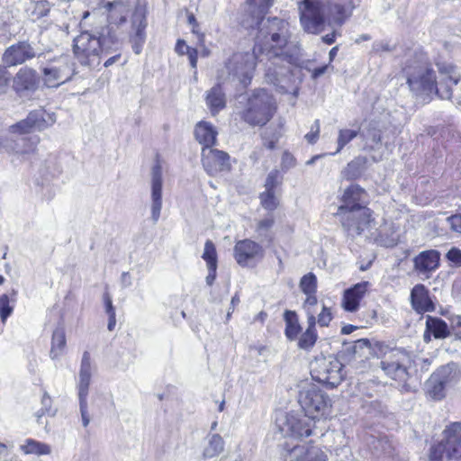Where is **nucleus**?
Returning <instances> with one entry per match:
<instances>
[{
	"label": "nucleus",
	"instance_id": "f257e3e1",
	"mask_svg": "<svg viewBox=\"0 0 461 461\" xmlns=\"http://www.w3.org/2000/svg\"><path fill=\"white\" fill-rule=\"evenodd\" d=\"M249 14H245L240 23L246 29L258 27L254 50L267 58L266 78L281 93L297 96L301 80L295 76L300 72L293 68L294 56L289 53L293 44V33L287 21L273 17L264 19L273 0H249Z\"/></svg>",
	"mask_w": 461,
	"mask_h": 461
},
{
	"label": "nucleus",
	"instance_id": "f03ea898",
	"mask_svg": "<svg viewBox=\"0 0 461 461\" xmlns=\"http://www.w3.org/2000/svg\"><path fill=\"white\" fill-rule=\"evenodd\" d=\"M440 81L437 82L434 71L429 68L423 54L417 55L414 59L408 60L403 72L411 90L416 95H429L436 92L441 98L449 99L452 96V86L461 79V74L452 64H438Z\"/></svg>",
	"mask_w": 461,
	"mask_h": 461
},
{
	"label": "nucleus",
	"instance_id": "7ed1b4c3",
	"mask_svg": "<svg viewBox=\"0 0 461 461\" xmlns=\"http://www.w3.org/2000/svg\"><path fill=\"white\" fill-rule=\"evenodd\" d=\"M118 45V35L111 27H103L96 33L82 32L73 41V53L82 66L99 64L104 54Z\"/></svg>",
	"mask_w": 461,
	"mask_h": 461
},
{
	"label": "nucleus",
	"instance_id": "20e7f679",
	"mask_svg": "<svg viewBox=\"0 0 461 461\" xmlns=\"http://www.w3.org/2000/svg\"><path fill=\"white\" fill-rule=\"evenodd\" d=\"M256 60L263 62L264 59L257 52H237L230 56L224 63L223 68L218 70L217 77L220 81L238 80L247 86L252 77L256 67Z\"/></svg>",
	"mask_w": 461,
	"mask_h": 461
},
{
	"label": "nucleus",
	"instance_id": "39448f33",
	"mask_svg": "<svg viewBox=\"0 0 461 461\" xmlns=\"http://www.w3.org/2000/svg\"><path fill=\"white\" fill-rule=\"evenodd\" d=\"M275 111L273 96L265 89H258L248 97L240 116L251 126H264L271 120Z\"/></svg>",
	"mask_w": 461,
	"mask_h": 461
},
{
	"label": "nucleus",
	"instance_id": "423d86ee",
	"mask_svg": "<svg viewBox=\"0 0 461 461\" xmlns=\"http://www.w3.org/2000/svg\"><path fill=\"white\" fill-rule=\"evenodd\" d=\"M410 356L407 352L398 348L390 349L384 353L380 362L381 368L387 376L399 383L402 390L410 392L411 387L407 384L409 379L408 365Z\"/></svg>",
	"mask_w": 461,
	"mask_h": 461
},
{
	"label": "nucleus",
	"instance_id": "0eeeda50",
	"mask_svg": "<svg viewBox=\"0 0 461 461\" xmlns=\"http://www.w3.org/2000/svg\"><path fill=\"white\" fill-rule=\"evenodd\" d=\"M298 402L305 416L312 420L325 417L330 412V399L323 391L313 384L300 391Z\"/></svg>",
	"mask_w": 461,
	"mask_h": 461
},
{
	"label": "nucleus",
	"instance_id": "6e6552de",
	"mask_svg": "<svg viewBox=\"0 0 461 461\" xmlns=\"http://www.w3.org/2000/svg\"><path fill=\"white\" fill-rule=\"evenodd\" d=\"M444 438L429 450V461H442L445 455L448 460H456L461 454V423L455 422L444 432Z\"/></svg>",
	"mask_w": 461,
	"mask_h": 461
},
{
	"label": "nucleus",
	"instance_id": "1a4fd4ad",
	"mask_svg": "<svg viewBox=\"0 0 461 461\" xmlns=\"http://www.w3.org/2000/svg\"><path fill=\"white\" fill-rule=\"evenodd\" d=\"M313 380L330 388L338 386L344 379L343 365L335 357H319L311 365Z\"/></svg>",
	"mask_w": 461,
	"mask_h": 461
},
{
	"label": "nucleus",
	"instance_id": "9d476101",
	"mask_svg": "<svg viewBox=\"0 0 461 461\" xmlns=\"http://www.w3.org/2000/svg\"><path fill=\"white\" fill-rule=\"evenodd\" d=\"M343 230L351 238L360 236L375 224L369 208H357L351 211L338 212Z\"/></svg>",
	"mask_w": 461,
	"mask_h": 461
},
{
	"label": "nucleus",
	"instance_id": "9b49d317",
	"mask_svg": "<svg viewBox=\"0 0 461 461\" xmlns=\"http://www.w3.org/2000/svg\"><path fill=\"white\" fill-rule=\"evenodd\" d=\"M300 22L308 33L317 34L324 26V9L321 0H303L298 3Z\"/></svg>",
	"mask_w": 461,
	"mask_h": 461
},
{
	"label": "nucleus",
	"instance_id": "f8f14e48",
	"mask_svg": "<svg viewBox=\"0 0 461 461\" xmlns=\"http://www.w3.org/2000/svg\"><path fill=\"white\" fill-rule=\"evenodd\" d=\"M276 426L284 437L301 438L312 434V422L307 416L297 413L282 414L276 419Z\"/></svg>",
	"mask_w": 461,
	"mask_h": 461
},
{
	"label": "nucleus",
	"instance_id": "ddd939ff",
	"mask_svg": "<svg viewBox=\"0 0 461 461\" xmlns=\"http://www.w3.org/2000/svg\"><path fill=\"white\" fill-rule=\"evenodd\" d=\"M280 456L285 461H327V456L317 447L288 442L281 446Z\"/></svg>",
	"mask_w": 461,
	"mask_h": 461
},
{
	"label": "nucleus",
	"instance_id": "4468645a",
	"mask_svg": "<svg viewBox=\"0 0 461 461\" xmlns=\"http://www.w3.org/2000/svg\"><path fill=\"white\" fill-rule=\"evenodd\" d=\"M43 80L48 87H58L68 81L73 76V68L68 57L49 63L43 68Z\"/></svg>",
	"mask_w": 461,
	"mask_h": 461
},
{
	"label": "nucleus",
	"instance_id": "2eb2a0df",
	"mask_svg": "<svg viewBox=\"0 0 461 461\" xmlns=\"http://www.w3.org/2000/svg\"><path fill=\"white\" fill-rule=\"evenodd\" d=\"M202 164L204 170L210 176H215L222 171H229L231 167L229 154L212 147L202 148Z\"/></svg>",
	"mask_w": 461,
	"mask_h": 461
},
{
	"label": "nucleus",
	"instance_id": "dca6fc26",
	"mask_svg": "<svg viewBox=\"0 0 461 461\" xmlns=\"http://www.w3.org/2000/svg\"><path fill=\"white\" fill-rule=\"evenodd\" d=\"M264 254L263 247L249 239L239 240L233 249L234 258L241 267H247L252 261L263 258Z\"/></svg>",
	"mask_w": 461,
	"mask_h": 461
},
{
	"label": "nucleus",
	"instance_id": "f3484780",
	"mask_svg": "<svg viewBox=\"0 0 461 461\" xmlns=\"http://www.w3.org/2000/svg\"><path fill=\"white\" fill-rule=\"evenodd\" d=\"M162 167L158 161L151 169L150 212L151 220L156 224L162 209Z\"/></svg>",
	"mask_w": 461,
	"mask_h": 461
},
{
	"label": "nucleus",
	"instance_id": "a211bd4d",
	"mask_svg": "<svg viewBox=\"0 0 461 461\" xmlns=\"http://www.w3.org/2000/svg\"><path fill=\"white\" fill-rule=\"evenodd\" d=\"M36 56L33 47L27 41H19L8 47L3 56L2 61L5 68L23 64Z\"/></svg>",
	"mask_w": 461,
	"mask_h": 461
},
{
	"label": "nucleus",
	"instance_id": "6ab92c4d",
	"mask_svg": "<svg viewBox=\"0 0 461 461\" xmlns=\"http://www.w3.org/2000/svg\"><path fill=\"white\" fill-rule=\"evenodd\" d=\"M39 84V78L34 69L24 67L19 69L13 80V88L19 94L34 92Z\"/></svg>",
	"mask_w": 461,
	"mask_h": 461
},
{
	"label": "nucleus",
	"instance_id": "aec40b11",
	"mask_svg": "<svg viewBox=\"0 0 461 461\" xmlns=\"http://www.w3.org/2000/svg\"><path fill=\"white\" fill-rule=\"evenodd\" d=\"M411 304L419 314L431 312L435 310V304L429 296V291L422 284L413 286L411 291Z\"/></svg>",
	"mask_w": 461,
	"mask_h": 461
},
{
	"label": "nucleus",
	"instance_id": "412c9836",
	"mask_svg": "<svg viewBox=\"0 0 461 461\" xmlns=\"http://www.w3.org/2000/svg\"><path fill=\"white\" fill-rule=\"evenodd\" d=\"M366 192L357 185H349L343 193L341 204L338 212L355 210L357 208H367L364 205Z\"/></svg>",
	"mask_w": 461,
	"mask_h": 461
},
{
	"label": "nucleus",
	"instance_id": "4be33fe9",
	"mask_svg": "<svg viewBox=\"0 0 461 461\" xmlns=\"http://www.w3.org/2000/svg\"><path fill=\"white\" fill-rule=\"evenodd\" d=\"M147 27V20L142 10L137 9L132 15V29L134 33L131 37L132 50L135 54H140L142 46L146 41L145 29Z\"/></svg>",
	"mask_w": 461,
	"mask_h": 461
},
{
	"label": "nucleus",
	"instance_id": "5701e85b",
	"mask_svg": "<svg viewBox=\"0 0 461 461\" xmlns=\"http://www.w3.org/2000/svg\"><path fill=\"white\" fill-rule=\"evenodd\" d=\"M440 253L435 249L424 250L414 259V269L421 275H428L439 267Z\"/></svg>",
	"mask_w": 461,
	"mask_h": 461
},
{
	"label": "nucleus",
	"instance_id": "b1692460",
	"mask_svg": "<svg viewBox=\"0 0 461 461\" xmlns=\"http://www.w3.org/2000/svg\"><path fill=\"white\" fill-rule=\"evenodd\" d=\"M369 285V282L364 281L347 289L343 295V308L348 312H356L358 309L359 302L364 297Z\"/></svg>",
	"mask_w": 461,
	"mask_h": 461
},
{
	"label": "nucleus",
	"instance_id": "393cba45",
	"mask_svg": "<svg viewBox=\"0 0 461 461\" xmlns=\"http://www.w3.org/2000/svg\"><path fill=\"white\" fill-rule=\"evenodd\" d=\"M105 7L108 11L107 19L109 23L106 27H111L116 33L113 29V25L119 26L126 22V18L131 10L130 5L123 0H117L114 2H108Z\"/></svg>",
	"mask_w": 461,
	"mask_h": 461
},
{
	"label": "nucleus",
	"instance_id": "a878e982",
	"mask_svg": "<svg viewBox=\"0 0 461 461\" xmlns=\"http://www.w3.org/2000/svg\"><path fill=\"white\" fill-rule=\"evenodd\" d=\"M91 357L90 353L85 351L82 357L79 381H78V399L87 400L88 389L91 381Z\"/></svg>",
	"mask_w": 461,
	"mask_h": 461
},
{
	"label": "nucleus",
	"instance_id": "bb28decb",
	"mask_svg": "<svg viewBox=\"0 0 461 461\" xmlns=\"http://www.w3.org/2000/svg\"><path fill=\"white\" fill-rule=\"evenodd\" d=\"M217 131L211 123L200 122L194 129V135L197 141L203 147H212L216 143Z\"/></svg>",
	"mask_w": 461,
	"mask_h": 461
},
{
	"label": "nucleus",
	"instance_id": "cd10ccee",
	"mask_svg": "<svg viewBox=\"0 0 461 461\" xmlns=\"http://www.w3.org/2000/svg\"><path fill=\"white\" fill-rule=\"evenodd\" d=\"M29 117L32 119L31 123L34 130L38 131H43L56 122V114L41 108L31 112Z\"/></svg>",
	"mask_w": 461,
	"mask_h": 461
},
{
	"label": "nucleus",
	"instance_id": "c85d7f7f",
	"mask_svg": "<svg viewBox=\"0 0 461 461\" xmlns=\"http://www.w3.org/2000/svg\"><path fill=\"white\" fill-rule=\"evenodd\" d=\"M447 389L453 387L459 380L460 375L456 364L451 363L441 366L433 373Z\"/></svg>",
	"mask_w": 461,
	"mask_h": 461
},
{
	"label": "nucleus",
	"instance_id": "c756f323",
	"mask_svg": "<svg viewBox=\"0 0 461 461\" xmlns=\"http://www.w3.org/2000/svg\"><path fill=\"white\" fill-rule=\"evenodd\" d=\"M359 0H351L348 3H332L330 5V12L334 21L342 23L351 15L353 9L358 5Z\"/></svg>",
	"mask_w": 461,
	"mask_h": 461
},
{
	"label": "nucleus",
	"instance_id": "7c9ffc66",
	"mask_svg": "<svg viewBox=\"0 0 461 461\" xmlns=\"http://www.w3.org/2000/svg\"><path fill=\"white\" fill-rule=\"evenodd\" d=\"M206 104L213 114L225 107V95L222 92L220 84L214 86L208 91L206 95Z\"/></svg>",
	"mask_w": 461,
	"mask_h": 461
},
{
	"label": "nucleus",
	"instance_id": "2f4dec72",
	"mask_svg": "<svg viewBox=\"0 0 461 461\" xmlns=\"http://www.w3.org/2000/svg\"><path fill=\"white\" fill-rule=\"evenodd\" d=\"M224 450V440L219 434H209L207 444L203 450V457L205 459L219 456Z\"/></svg>",
	"mask_w": 461,
	"mask_h": 461
},
{
	"label": "nucleus",
	"instance_id": "473e14b6",
	"mask_svg": "<svg viewBox=\"0 0 461 461\" xmlns=\"http://www.w3.org/2000/svg\"><path fill=\"white\" fill-rule=\"evenodd\" d=\"M19 448L25 455L47 456L51 454L50 445L33 438H26Z\"/></svg>",
	"mask_w": 461,
	"mask_h": 461
},
{
	"label": "nucleus",
	"instance_id": "72a5a7b5",
	"mask_svg": "<svg viewBox=\"0 0 461 461\" xmlns=\"http://www.w3.org/2000/svg\"><path fill=\"white\" fill-rule=\"evenodd\" d=\"M66 335L63 327H57L51 338V348L50 351V357L51 359H58L62 356L66 348Z\"/></svg>",
	"mask_w": 461,
	"mask_h": 461
},
{
	"label": "nucleus",
	"instance_id": "f704fd0d",
	"mask_svg": "<svg viewBox=\"0 0 461 461\" xmlns=\"http://www.w3.org/2000/svg\"><path fill=\"white\" fill-rule=\"evenodd\" d=\"M446 390L447 387L434 374H432L425 383L427 394L434 400L443 399L446 395Z\"/></svg>",
	"mask_w": 461,
	"mask_h": 461
},
{
	"label": "nucleus",
	"instance_id": "c9c22d12",
	"mask_svg": "<svg viewBox=\"0 0 461 461\" xmlns=\"http://www.w3.org/2000/svg\"><path fill=\"white\" fill-rule=\"evenodd\" d=\"M285 321V336L290 340H294L298 338L301 332V326L298 322L297 314L293 311H285L284 314Z\"/></svg>",
	"mask_w": 461,
	"mask_h": 461
},
{
	"label": "nucleus",
	"instance_id": "e433bc0d",
	"mask_svg": "<svg viewBox=\"0 0 461 461\" xmlns=\"http://www.w3.org/2000/svg\"><path fill=\"white\" fill-rule=\"evenodd\" d=\"M426 327L427 330L432 333L436 339H444L449 335L447 323L439 318L428 316Z\"/></svg>",
	"mask_w": 461,
	"mask_h": 461
},
{
	"label": "nucleus",
	"instance_id": "4c0bfd02",
	"mask_svg": "<svg viewBox=\"0 0 461 461\" xmlns=\"http://www.w3.org/2000/svg\"><path fill=\"white\" fill-rule=\"evenodd\" d=\"M275 224V217L273 214L269 213L265 218L259 220L256 226V232L258 234V238L266 240H272V237L270 235V230L273 228Z\"/></svg>",
	"mask_w": 461,
	"mask_h": 461
},
{
	"label": "nucleus",
	"instance_id": "58836bf2",
	"mask_svg": "<svg viewBox=\"0 0 461 461\" xmlns=\"http://www.w3.org/2000/svg\"><path fill=\"white\" fill-rule=\"evenodd\" d=\"M359 134V130L340 129L337 139L338 148L333 154L340 152V150L348 144L353 139Z\"/></svg>",
	"mask_w": 461,
	"mask_h": 461
},
{
	"label": "nucleus",
	"instance_id": "ea45409f",
	"mask_svg": "<svg viewBox=\"0 0 461 461\" xmlns=\"http://www.w3.org/2000/svg\"><path fill=\"white\" fill-rule=\"evenodd\" d=\"M259 199L262 207L269 212L275 211L279 204L276 192L264 191L259 194Z\"/></svg>",
	"mask_w": 461,
	"mask_h": 461
},
{
	"label": "nucleus",
	"instance_id": "a19ab883",
	"mask_svg": "<svg viewBox=\"0 0 461 461\" xmlns=\"http://www.w3.org/2000/svg\"><path fill=\"white\" fill-rule=\"evenodd\" d=\"M317 339L316 330H306L298 339V348L310 350L315 345Z\"/></svg>",
	"mask_w": 461,
	"mask_h": 461
},
{
	"label": "nucleus",
	"instance_id": "79ce46f5",
	"mask_svg": "<svg viewBox=\"0 0 461 461\" xmlns=\"http://www.w3.org/2000/svg\"><path fill=\"white\" fill-rule=\"evenodd\" d=\"M300 288L304 294H316L317 278L314 274L304 275L300 281Z\"/></svg>",
	"mask_w": 461,
	"mask_h": 461
},
{
	"label": "nucleus",
	"instance_id": "37998d69",
	"mask_svg": "<svg viewBox=\"0 0 461 461\" xmlns=\"http://www.w3.org/2000/svg\"><path fill=\"white\" fill-rule=\"evenodd\" d=\"M202 258L206 261L207 267H217L216 249L212 240H206Z\"/></svg>",
	"mask_w": 461,
	"mask_h": 461
},
{
	"label": "nucleus",
	"instance_id": "c03bdc74",
	"mask_svg": "<svg viewBox=\"0 0 461 461\" xmlns=\"http://www.w3.org/2000/svg\"><path fill=\"white\" fill-rule=\"evenodd\" d=\"M366 145L373 149L376 145L381 142V132L375 128L368 129L366 133H362Z\"/></svg>",
	"mask_w": 461,
	"mask_h": 461
},
{
	"label": "nucleus",
	"instance_id": "a18cd8bd",
	"mask_svg": "<svg viewBox=\"0 0 461 461\" xmlns=\"http://www.w3.org/2000/svg\"><path fill=\"white\" fill-rule=\"evenodd\" d=\"M14 305L10 304V300L7 294L0 295V318L5 323L7 318L13 313Z\"/></svg>",
	"mask_w": 461,
	"mask_h": 461
},
{
	"label": "nucleus",
	"instance_id": "49530a36",
	"mask_svg": "<svg viewBox=\"0 0 461 461\" xmlns=\"http://www.w3.org/2000/svg\"><path fill=\"white\" fill-rule=\"evenodd\" d=\"M31 121L32 119L28 115L24 120H22L19 122L10 126V131L20 134H24L32 131V130H34V128L31 123Z\"/></svg>",
	"mask_w": 461,
	"mask_h": 461
},
{
	"label": "nucleus",
	"instance_id": "de8ad7c7",
	"mask_svg": "<svg viewBox=\"0 0 461 461\" xmlns=\"http://www.w3.org/2000/svg\"><path fill=\"white\" fill-rule=\"evenodd\" d=\"M281 184L279 171L274 169L270 171L265 181V191L276 192V188Z\"/></svg>",
	"mask_w": 461,
	"mask_h": 461
},
{
	"label": "nucleus",
	"instance_id": "09e8293b",
	"mask_svg": "<svg viewBox=\"0 0 461 461\" xmlns=\"http://www.w3.org/2000/svg\"><path fill=\"white\" fill-rule=\"evenodd\" d=\"M50 3L46 0H41L35 3L34 9L32 11V15L37 19L47 16L50 13Z\"/></svg>",
	"mask_w": 461,
	"mask_h": 461
},
{
	"label": "nucleus",
	"instance_id": "8fccbe9b",
	"mask_svg": "<svg viewBox=\"0 0 461 461\" xmlns=\"http://www.w3.org/2000/svg\"><path fill=\"white\" fill-rule=\"evenodd\" d=\"M187 22L192 26V32L197 36L198 42L200 45H203L204 43V34L199 30V23L196 21L194 14H187Z\"/></svg>",
	"mask_w": 461,
	"mask_h": 461
},
{
	"label": "nucleus",
	"instance_id": "3c124183",
	"mask_svg": "<svg viewBox=\"0 0 461 461\" xmlns=\"http://www.w3.org/2000/svg\"><path fill=\"white\" fill-rule=\"evenodd\" d=\"M11 79V74L4 65H0V95L6 93Z\"/></svg>",
	"mask_w": 461,
	"mask_h": 461
},
{
	"label": "nucleus",
	"instance_id": "603ef678",
	"mask_svg": "<svg viewBox=\"0 0 461 461\" xmlns=\"http://www.w3.org/2000/svg\"><path fill=\"white\" fill-rule=\"evenodd\" d=\"M51 399L50 397L49 396V394L47 393H44L43 396H42V399H41V414H37V417H38V420L44 414H48V415H50V416H53L56 412L55 410H52L51 408Z\"/></svg>",
	"mask_w": 461,
	"mask_h": 461
},
{
	"label": "nucleus",
	"instance_id": "864d4df0",
	"mask_svg": "<svg viewBox=\"0 0 461 461\" xmlns=\"http://www.w3.org/2000/svg\"><path fill=\"white\" fill-rule=\"evenodd\" d=\"M446 258L455 267H461V249L451 248L446 254Z\"/></svg>",
	"mask_w": 461,
	"mask_h": 461
},
{
	"label": "nucleus",
	"instance_id": "5fc2aeb1",
	"mask_svg": "<svg viewBox=\"0 0 461 461\" xmlns=\"http://www.w3.org/2000/svg\"><path fill=\"white\" fill-rule=\"evenodd\" d=\"M320 133V121L315 120L313 125L311 128V131L305 135V139L311 144H313L317 141Z\"/></svg>",
	"mask_w": 461,
	"mask_h": 461
},
{
	"label": "nucleus",
	"instance_id": "6e6d98bb",
	"mask_svg": "<svg viewBox=\"0 0 461 461\" xmlns=\"http://www.w3.org/2000/svg\"><path fill=\"white\" fill-rule=\"evenodd\" d=\"M393 47H392L386 41H375L372 46V51L376 54H381L382 52H390L393 50Z\"/></svg>",
	"mask_w": 461,
	"mask_h": 461
},
{
	"label": "nucleus",
	"instance_id": "4d7b16f0",
	"mask_svg": "<svg viewBox=\"0 0 461 461\" xmlns=\"http://www.w3.org/2000/svg\"><path fill=\"white\" fill-rule=\"evenodd\" d=\"M331 319L330 310L323 305L321 312L318 315V323L323 327L328 326Z\"/></svg>",
	"mask_w": 461,
	"mask_h": 461
},
{
	"label": "nucleus",
	"instance_id": "13d9d810",
	"mask_svg": "<svg viewBox=\"0 0 461 461\" xmlns=\"http://www.w3.org/2000/svg\"><path fill=\"white\" fill-rule=\"evenodd\" d=\"M79 407L82 418V424L84 427H87L90 422V418L87 412V400L79 399Z\"/></svg>",
	"mask_w": 461,
	"mask_h": 461
},
{
	"label": "nucleus",
	"instance_id": "bf43d9fd",
	"mask_svg": "<svg viewBox=\"0 0 461 461\" xmlns=\"http://www.w3.org/2000/svg\"><path fill=\"white\" fill-rule=\"evenodd\" d=\"M453 231L461 233V214H456L447 219Z\"/></svg>",
	"mask_w": 461,
	"mask_h": 461
},
{
	"label": "nucleus",
	"instance_id": "052dcab7",
	"mask_svg": "<svg viewBox=\"0 0 461 461\" xmlns=\"http://www.w3.org/2000/svg\"><path fill=\"white\" fill-rule=\"evenodd\" d=\"M14 141L8 137L0 136V149H5L6 151H14L15 150Z\"/></svg>",
	"mask_w": 461,
	"mask_h": 461
},
{
	"label": "nucleus",
	"instance_id": "680f3d73",
	"mask_svg": "<svg viewBox=\"0 0 461 461\" xmlns=\"http://www.w3.org/2000/svg\"><path fill=\"white\" fill-rule=\"evenodd\" d=\"M295 165V159L289 152H285L282 157V166L284 168L289 169Z\"/></svg>",
	"mask_w": 461,
	"mask_h": 461
},
{
	"label": "nucleus",
	"instance_id": "e2e57ef3",
	"mask_svg": "<svg viewBox=\"0 0 461 461\" xmlns=\"http://www.w3.org/2000/svg\"><path fill=\"white\" fill-rule=\"evenodd\" d=\"M104 303L105 306V312L108 315L115 314V310L113 305L112 297L109 293L105 292L104 294Z\"/></svg>",
	"mask_w": 461,
	"mask_h": 461
},
{
	"label": "nucleus",
	"instance_id": "0e129e2a",
	"mask_svg": "<svg viewBox=\"0 0 461 461\" xmlns=\"http://www.w3.org/2000/svg\"><path fill=\"white\" fill-rule=\"evenodd\" d=\"M192 48H190L188 45H186L185 41L183 40H178L176 44V52L179 55H185Z\"/></svg>",
	"mask_w": 461,
	"mask_h": 461
},
{
	"label": "nucleus",
	"instance_id": "69168bd1",
	"mask_svg": "<svg viewBox=\"0 0 461 461\" xmlns=\"http://www.w3.org/2000/svg\"><path fill=\"white\" fill-rule=\"evenodd\" d=\"M353 348V352L357 353L358 349H362L364 348H369L370 342L367 339H361L355 341Z\"/></svg>",
	"mask_w": 461,
	"mask_h": 461
},
{
	"label": "nucleus",
	"instance_id": "338daca9",
	"mask_svg": "<svg viewBox=\"0 0 461 461\" xmlns=\"http://www.w3.org/2000/svg\"><path fill=\"white\" fill-rule=\"evenodd\" d=\"M307 295V298L304 302V308L306 311H312L311 307H313L317 304V298L315 296V294H305Z\"/></svg>",
	"mask_w": 461,
	"mask_h": 461
},
{
	"label": "nucleus",
	"instance_id": "774afa93",
	"mask_svg": "<svg viewBox=\"0 0 461 461\" xmlns=\"http://www.w3.org/2000/svg\"><path fill=\"white\" fill-rule=\"evenodd\" d=\"M186 55L188 56V59L192 68H195L197 65V50L195 49H191Z\"/></svg>",
	"mask_w": 461,
	"mask_h": 461
}]
</instances>
